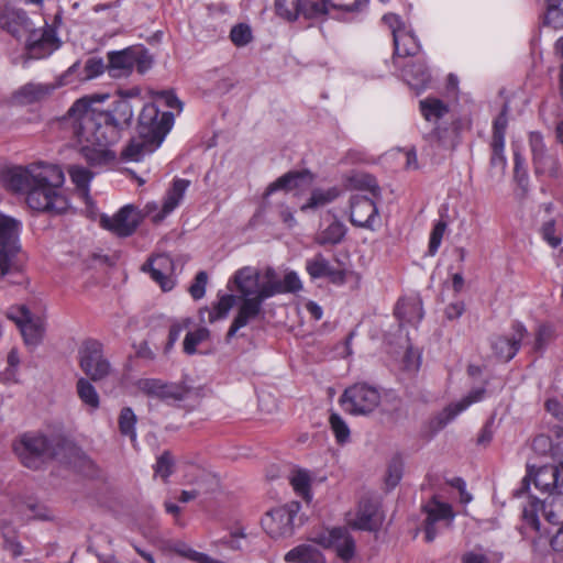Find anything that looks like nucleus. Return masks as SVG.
<instances>
[{
    "mask_svg": "<svg viewBox=\"0 0 563 563\" xmlns=\"http://www.w3.org/2000/svg\"><path fill=\"white\" fill-rule=\"evenodd\" d=\"M422 509L426 514L424 539L427 542H432L439 533L437 525L445 522L450 526L454 519V512L450 504L442 503L437 497L430 499Z\"/></svg>",
    "mask_w": 563,
    "mask_h": 563,
    "instance_id": "nucleus-18",
    "label": "nucleus"
},
{
    "mask_svg": "<svg viewBox=\"0 0 563 563\" xmlns=\"http://www.w3.org/2000/svg\"><path fill=\"white\" fill-rule=\"evenodd\" d=\"M404 364L408 371H418L420 366V354L411 346L408 347L404 357Z\"/></svg>",
    "mask_w": 563,
    "mask_h": 563,
    "instance_id": "nucleus-62",
    "label": "nucleus"
},
{
    "mask_svg": "<svg viewBox=\"0 0 563 563\" xmlns=\"http://www.w3.org/2000/svg\"><path fill=\"white\" fill-rule=\"evenodd\" d=\"M158 100H161L166 107L179 110L181 109V102L172 91H161L157 93Z\"/></svg>",
    "mask_w": 563,
    "mask_h": 563,
    "instance_id": "nucleus-63",
    "label": "nucleus"
},
{
    "mask_svg": "<svg viewBox=\"0 0 563 563\" xmlns=\"http://www.w3.org/2000/svg\"><path fill=\"white\" fill-rule=\"evenodd\" d=\"M161 144L150 137H143L139 133L132 137L128 145L123 148L121 156L126 162H140L146 155L156 151Z\"/></svg>",
    "mask_w": 563,
    "mask_h": 563,
    "instance_id": "nucleus-29",
    "label": "nucleus"
},
{
    "mask_svg": "<svg viewBox=\"0 0 563 563\" xmlns=\"http://www.w3.org/2000/svg\"><path fill=\"white\" fill-rule=\"evenodd\" d=\"M13 451L21 463L32 470H38L47 460L57 456L58 441L41 432H25L13 442Z\"/></svg>",
    "mask_w": 563,
    "mask_h": 563,
    "instance_id": "nucleus-5",
    "label": "nucleus"
},
{
    "mask_svg": "<svg viewBox=\"0 0 563 563\" xmlns=\"http://www.w3.org/2000/svg\"><path fill=\"white\" fill-rule=\"evenodd\" d=\"M80 69V62H75L58 79L56 84L29 82L20 87L12 95V102L20 106L41 102L48 98L56 88L70 84V77Z\"/></svg>",
    "mask_w": 563,
    "mask_h": 563,
    "instance_id": "nucleus-11",
    "label": "nucleus"
},
{
    "mask_svg": "<svg viewBox=\"0 0 563 563\" xmlns=\"http://www.w3.org/2000/svg\"><path fill=\"white\" fill-rule=\"evenodd\" d=\"M235 303V296L232 294H225L219 297L218 301L212 306L211 310L208 311L209 322H216L217 320L225 319Z\"/></svg>",
    "mask_w": 563,
    "mask_h": 563,
    "instance_id": "nucleus-42",
    "label": "nucleus"
},
{
    "mask_svg": "<svg viewBox=\"0 0 563 563\" xmlns=\"http://www.w3.org/2000/svg\"><path fill=\"white\" fill-rule=\"evenodd\" d=\"M9 318L20 329L26 345H37L44 334V323L40 318L34 319L25 306L11 308Z\"/></svg>",
    "mask_w": 563,
    "mask_h": 563,
    "instance_id": "nucleus-20",
    "label": "nucleus"
},
{
    "mask_svg": "<svg viewBox=\"0 0 563 563\" xmlns=\"http://www.w3.org/2000/svg\"><path fill=\"white\" fill-rule=\"evenodd\" d=\"M208 275L205 271L197 273L194 283L189 287V294L195 300L201 299L206 294Z\"/></svg>",
    "mask_w": 563,
    "mask_h": 563,
    "instance_id": "nucleus-58",
    "label": "nucleus"
},
{
    "mask_svg": "<svg viewBox=\"0 0 563 563\" xmlns=\"http://www.w3.org/2000/svg\"><path fill=\"white\" fill-rule=\"evenodd\" d=\"M318 4L324 7L322 18L331 12L338 15H345L347 13L358 12L365 8L368 0H317Z\"/></svg>",
    "mask_w": 563,
    "mask_h": 563,
    "instance_id": "nucleus-33",
    "label": "nucleus"
},
{
    "mask_svg": "<svg viewBox=\"0 0 563 563\" xmlns=\"http://www.w3.org/2000/svg\"><path fill=\"white\" fill-rule=\"evenodd\" d=\"M448 224L443 220H439L434 223L430 238H429V245H428V252L427 254L429 256H434L441 245L442 239L444 236V233L446 231Z\"/></svg>",
    "mask_w": 563,
    "mask_h": 563,
    "instance_id": "nucleus-49",
    "label": "nucleus"
},
{
    "mask_svg": "<svg viewBox=\"0 0 563 563\" xmlns=\"http://www.w3.org/2000/svg\"><path fill=\"white\" fill-rule=\"evenodd\" d=\"M141 218L132 205H125L113 216L101 214L100 227L119 238L131 236L140 225Z\"/></svg>",
    "mask_w": 563,
    "mask_h": 563,
    "instance_id": "nucleus-16",
    "label": "nucleus"
},
{
    "mask_svg": "<svg viewBox=\"0 0 563 563\" xmlns=\"http://www.w3.org/2000/svg\"><path fill=\"white\" fill-rule=\"evenodd\" d=\"M190 181L184 178H175L170 188L166 191L163 200V206L158 209L155 202L147 203L146 210L152 214V221L154 223L162 222L168 214H170L183 201L186 190L188 189Z\"/></svg>",
    "mask_w": 563,
    "mask_h": 563,
    "instance_id": "nucleus-19",
    "label": "nucleus"
},
{
    "mask_svg": "<svg viewBox=\"0 0 563 563\" xmlns=\"http://www.w3.org/2000/svg\"><path fill=\"white\" fill-rule=\"evenodd\" d=\"M310 541L323 549H334L344 562L351 561L355 555V540L345 527L322 529L313 533Z\"/></svg>",
    "mask_w": 563,
    "mask_h": 563,
    "instance_id": "nucleus-13",
    "label": "nucleus"
},
{
    "mask_svg": "<svg viewBox=\"0 0 563 563\" xmlns=\"http://www.w3.org/2000/svg\"><path fill=\"white\" fill-rule=\"evenodd\" d=\"M404 462L400 456H394L387 467L386 485L388 488H395L402 478Z\"/></svg>",
    "mask_w": 563,
    "mask_h": 563,
    "instance_id": "nucleus-48",
    "label": "nucleus"
},
{
    "mask_svg": "<svg viewBox=\"0 0 563 563\" xmlns=\"http://www.w3.org/2000/svg\"><path fill=\"white\" fill-rule=\"evenodd\" d=\"M174 124V114L169 111H161L154 102L146 103L137 121V133L143 137H150L162 144Z\"/></svg>",
    "mask_w": 563,
    "mask_h": 563,
    "instance_id": "nucleus-7",
    "label": "nucleus"
},
{
    "mask_svg": "<svg viewBox=\"0 0 563 563\" xmlns=\"http://www.w3.org/2000/svg\"><path fill=\"white\" fill-rule=\"evenodd\" d=\"M230 38L238 47L247 45L252 40V30L249 24L239 23L231 29Z\"/></svg>",
    "mask_w": 563,
    "mask_h": 563,
    "instance_id": "nucleus-51",
    "label": "nucleus"
},
{
    "mask_svg": "<svg viewBox=\"0 0 563 563\" xmlns=\"http://www.w3.org/2000/svg\"><path fill=\"white\" fill-rule=\"evenodd\" d=\"M290 484L298 496L302 497L307 501L312 499L311 476L308 471L297 470L292 472L290 476Z\"/></svg>",
    "mask_w": 563,
    "mask_h": 563,
    "instance_id": "nucleus-39",
    "label": "nucleus"
},
{
    "mask_svg": "<svg viewBox=\"0 0 563 563\" xmlns=\"http://www.w3.org/2000/svg\"><path fill=\"white\" fill-rule=\"evenodd\" d=\"M261 276L260 269L244 266L238 269L229 280V284L235 285L241 301L227 332V342H230L240 329L263 313L265 300L279 294H296L302 289L300 277L295 271L287 272L284 278L279 279L276 269L267 266L263 274L264 282H261Z\"/></svg>",
    "mask_w": 563,
    "mask_h": 563,
    "instance_id": "nucleus-2",
    "label": "nucleus"
},
{
    "mask_svg": "<svg viewBox=\"0 0 563 563\" xmlns=\"http://www.w3.org/2000/svg\"><path fill=\"white\" fill-rule=\"evenodd\" d=\"M346 232L347 228L345 224L335 219L317 234L316 242L319 245H336L343 241Z\"/></svg>",
    "mask_w": 563,
    "mask_h": 563,
    "instance_id": "nucleus-35",
    "label": "nucleus"
},
{
    "mask_svg": "<svg viewBox=\"0 0 563 563\" xmlns=\"http://www.w3.org/2000/svg\"><path fill=\"white\" fill-rule=\"evenodd\" d=\"M20 221L0 213V251L7 253L11 257L14 256L20 250Z\"/></svg>",
    "mask_w": 563,
    "mask_h": 563,
    "instance_id": "nucleus-26",
    "label": "nucleus"
},
{
    "mask_svg": "<svg viewBox=\"0 0 563 563\" xmlns=\"http://www.w3.org/2000/svg\"><path fill=\"white\" fill-rule=\"evenodd\" d=\"M382 20L390 29L393 37H395V33H402L406 31L400 16L395 13L384 14Z\"/></svg>",
    "mask_w": 563,
    "mask_h": 563,
    "instance_id": "nucleus-61",
    "label": "nucleus"
},
{
    "mask_svg": "<svg viewBox=\"0 0 563 563\" xmlns=\"http://www.w3.org/2000/svg\"><path fill=\"white\" fill-rule=\"evenodd\" d=\"M340 195L341 190L335 186L327 189L317 188L311 192L308 202L302 206V210L328 205L335 200Z\"/></svg>",
    "mask_w": 563,
    "mask_h": 563,
    "instance_id": "nucleus-40",
    "label": "nucleus"
},
{
    "mask_svg": "<svg viewBox=\"0 0 563 563\" xmlns=\"http://www.w3.org/2000/svg\"><path fill=\"white\" fill-rule=\"evenodd\" d=\"M209 330L207 328H199L195 331H190L184 339V352L188 355H192L197 351V346L209 338Z\"/></svg>",
    "mask_w": 563,
    "mask_h": 563,
    "instance_id": "nucleus-46",
    "label": "nucleus"
},
{
    "mask_svg": "<svg viewBox=\"0 0 563 563\" xmlns=\"http://www.w3.org/2000/svg\"><path fill=\"white\" fill-rule=\"evenodd\" d=\"M490 166L500 169L501 173L506 170L507 158L505 155V142H490Z\"/></svg>",
    "mask_w": 563,
    "mask_h": 563,
    "instance_id": "nucleus-52",
    "label": "nucleus"
},
{
    "mask_svg": "<svg viewBox=\"0 0 563 563\" xmlns=\"http://www.w3.org/2000/svg\"><path fill=\"white\" fill-rule=\"evenodd\" d=\"M306 271L311 279L328 278L330 283L338 286L346 280L345 271L334 268L322 253H317L306 261Z\"/></svg>",
    "mask_w": 563,
    "mask_h": 563,
    "instance_id": "nucleus-24",
    "label": "nucleus"
},
{
    "mask_svg": "<svg viewBox=\"0 0 563 563\" xmlns=\"http://www.w3.org/2000/svg\"><path fill=\"white\" fill-rule=\"evenodd\" d=\"M67 114L87 163L91 166L113 164L117 154L111 147L132 123L134 112L131 102L120 99L113 103L112 109L99 111L91 107L88 99L81 98L74 102Z\"/></svg>",
    "mask_w": 563,
    "mask_h": 563,
    "instance_id": "nucleus-1",
    "label": "nucleus"
},
{
    "mask_svg": "<svg viewBox=\"0 0 563 563\" xmlns=\"http://www.w3.org/2000/svg\"><path fill=\"white\" fill-rule=\"evenodd\" d=\"M553 338V329L551 325L542 323L536 330L532 350L536 353H543Z\"/></svg>",
    "mask_w": 563,
    "mask_h": 563,
    "instance_id": "nucleus-47",
    "label": "nucleus"
},
{
    "mask_svg": "<svg viewBox=\"0 0 563 563\" xmlns=\"http://www.w3.org/2000/svg\"><path fill=\"white\" fill-rule=\"evenodd\" d=\"M119 430L122 435L129 437L131 441L136 442V422L137 418L131 407H124L119 415Z\"/></svg>",
    "mask_w": 563,
    "mask_h": 563,
    "instance_id": "nucleus-41",
    "label": "nucleus"
},
{
    "mask_svg": "<svg viewBox=\"0 0 563 563\" xmlns=\"http://www.w3.org/2000/svg\"><path fill=\"white\" fill-rule=\"evenodd\" d=\"M394 313L401 324L417 325L423 318L422 302L418 297L399 299Z\"/></svg>",
    "mask_w": 563,
    "mask_h": 563,
    "instance_id": "nucleus-28",
    "label": "nucleus"
},
{
    "mask_svg": "<svg viewBox=\"0 0 563 563\" xmlns=\"http://www.w3.org/2000/svg\"><path fill=\"white\" fill-rule=\"evenodd\" d=\"M2 181L10 190L26 194V203L35 211L62 214L70 207L62 190L65 175L58 165L37 162L14 166L2 173Z\"/></svg>",
    "mask_w": 563,
    "mask_h": 563,
    "instance_id": "nucleus-3",
    "label": "nucleus"
},
{
    "mask_svg": "<svg viewBox=\"0 0 563 563\" xmlns=\"http://www.w3.org/2000/svg\"><path fill=\"white\" fill-rule=\"evenodd\" d=\"M542 510L544 519L552 525L562 523L561 528L552 537L550 545L553 551L563 553V494H552L542 503L530 496L522 506L521 518L526 527L534 532H540L539 511Z\"/></svg>",
    "mask_w": 563,
    "mask_h": 563,
    "instance_id": "nucleus-4",
    "label": "nucleus"
},
{
    "mask_svg": "<svg viewBox=\"0 0 563 563\" xmlns=\"http://www.w3.org/2000/svg\"><path fill=\"white\" fill-rule=\"evenodd\" d=\"M107 69V66L103 63V59L101 57H90L86 60L85 67H84V75L79 76L80 80H89L93 79Z\"/></svg>",
    "mask_w": 563,
    "mask_h": 563,
    "instance_id": "nucleus-54",
    "label": "nucleus"
},
{
    "mask_svg": "<svg viewBox=\"0 0 563 563\" xmlns=\"http://www.w3.org/2000/svg\"><path fill=\"white\" fill-rule=\"evenodd\" d=\"M508 107L505 106L501 112L495 118L493 122V134L490 142H505L506 130L508 126Z\"/></svg>",
    "mask_w": 563,
    "mask_h": 563,
    "instance_id": "nucleus-53",
    "label": "nucleus"
},
{
    "mask_svg": "<svg viewBox=\"0 0 563 563\" xmlns=\"http://www.w3.org/2000/svg\"><path fill=\"white\" fill-rule=\"evenodd\" d=\"M548 3L544 24L555 30L563 29V0H545Z\"/></svg>",
    "mask_w": 563,
    "mask_h": 563,
    "instance_id": "nucleus-43",
    "label": "nucleus"
},
{
    "mask_svg": "<svg viewBox=\"0 0 563 563\" xmlns=\"http://www.w3.org/2000/svg\"><path fill=\"white\" fill-rule=\"evenodd\" d=\"M175 264L167 254H158L150 257L143 265L142 271L148 273L151 278L159 285L163 291H170L175 287L173 278Z\"/></svg>",
    "mask_w": 563,
    "mask_h": 563,
    "instance_id": "nucleus-21",
    "label": "nucleus"
},
{
    "mask_svg": "<svg viewBox=\"0 0 563 563\" xmlns=\"http://www.w3.org/2000/svg\"><path fill=\"white\" fill-rule=\"evenodd\" d=\"M286 563H327L323 553L312 544L302 543L284 555Z\"/></svg>",
    "mask_w": 563,
    "mask_h": 563,
    "instance_id": "nucleus-32",
    "label": "nucleus"
},
{
    "mask_svg": "<svg viewBox=\"0 0 563 563\" xmlns=\"http://www.w3.org/2000/svg\"><path fill=\"white\" fill-rule=\"evenodd\" d=\"M511 329L514 332L511 336L499 335L492 342L494 354L505 362H509L517 355L521 347L522 340L528 333L526 325L520 321H515Z\"/></svg>",
    "mask_w": 563,
    "mask_h": 563,
    "instance_id": "nucleus-22",
    "label": "nucleus"
},
{
    "mask_svg": "<svg viewBox=\"0 0 563 563\" xmlns=\"http://www.w3.org/2000/svg\"><path fill=\"white\" fill-rule=\"evenodd\" d=\"M406 82L416 90H423L431 80L429 68L422 60L406 65L401 70Z\"/></svg>",
    "mask_w": 563,
    "mask_h": 563,
    "instance_id": "nucleus-30",
    "label": "nucleus"
},
{
    "mask_svg": "<svg viewBox=\"0 0 563 563\" xmlns=\"http://www.w3.org/2000/svg\"><path fill=\"white\" fill-rule=\"evenodd\" d=\"M174 460L169 451H164L156 461L154 466L155 474L161 476L165 482L173 473Z\"/></svg>",
    "mask_w": 563,
    "mask_h": 563,
    "instance_id": "nucleus-55",
    "label": "nucleus"
},
{
    "mask_svg": "<svg viewBox=\"0 0 563 563\" xmlns=\"http://www.w3.org/2000/svg\"><path fill=\"white\" fill-rule=\"evenodd\" d=\"M139 389L148 397H155L167 404L185 400L190 388L184 383L164 382L158 378H143L137 382Z\"/></svg>",
    "mask_w": 563,
    "mask_h": 563,
    "instance_id": "nucleus-14",
    "label": "nucleus"
},
{
    "mask_svg": "<svg viewBox=\"0 0 563 563\" xmlns=\"http://www.w3.org/2000/svg\"><path fill=\"white\" fill-rule=\"evenodd\" d=\"M529 147L532 156L533 170L537 177L558 180L562 177V166L556 153L551 152L540 132H530Z\"/></svg>",
    "mask_w": 563,
    "mask_h": 563,
    "instance_id": "nucleus-8",
    "label": "nucleus"
},
{
    "mask_svg": "<svg viewBox=\"0 0 563 563\" xmlns=\"http://www.w3.org/2000/svg\"><path fill=\"white\" fill-rule=\"evenodd\" d=\"M376 198L354 195L350 201V221L354 227L374 230L379 222Z\"/></svg>",
    "mask_w": 563,
    "mask_h": 563,
    "instance_id": "nucleus-17",
    "label": "nucleus"
},
{
    "mask_svg": "<svg viewBox=\"0 0 563 563\" xmlns=\"http://www.w3.org/2000/svg\"><path fill=\"white\" fill-rule=\"evenodd\" d=\"M355 187L360 190L368 191L372 197L371 198H379L380 197V188L372 175L363 174L355 178L354 180Z\"/></svg>",
    "mask_w": 563,
    "mask_h": 563,
    "instance_id": "nucleus-57",
    "label": "nucleus"
},
{
    "mask_svg": "<svg viewBox=\"0 0 563 563\" xmlns=\"http://www.w3.org/2000/svg\"><path fill=\"white\" fill-rule=\"evenodd\" d=\"M300 507L298 501H291L267 511L261 521L263 529L273 539L291 537Z\"/></svg>",
    "mask_w": 563,
    "mask_h": 563,
    "instance_id": "nucleus-9",
    "label": "nucleus"
},
{
    "mask_svg": "<svg viewBox=\"0 0 563 563\" xmlns=\"http://www.w3.org/2000/svg\"><path fill=\"white\" fill-rule=\"evenodd\" d=\"M341 401L346 411L367 415L379 405L380 394L377 388L366 383H356L344 390Z\"/></svg>",
    "mask_w": 563,
    "mask_h": 563,
    "instance_id": "nucleus-12",
    "label": "nucleus"
},
{
    "mask_svg": "<svg viewBox=\"0 0 563 563\" xmlns=\"http://www.w3.org/2000/svg\"><path fill=\"white\" fill-rule=\"evenodd\" d=\"M133 69L136 68L140 74H145L148 69L152 68V56L143 46H133Z\"/></svg>",
    "mask_w": 563,
    "mask_h": 563,
    "instance_id": "nucleus-50",
    "label": "nucleus"
},
{
    "mask_svg": "<svg viewBox=\"0 0 563 563\" xmlns=\"http://www.w3.org/2000/svg\"><path fill=\"white\" fill-rule=\"evenodd\" d=\"M276 14L288 22H295L299 18L306 20H320L324 7L313 0H274Z\"/></svg>",
    "mask_w": 563,
    "mask_h": 563,
    "instance_id": "nucleus-15",
    "label": "nucleus"
},
{
    "mask_svg": "<svg viewBox=\"0 0 563 563\" xmlns=\"http://www.w3.org/2000/svg\"><path fill=\"white\" fill-rule=\"evenodd\" d=\"M422 117L427 121H438L449 112V106L438 98H426L419 102Z\"/></svg>",
    "mask_w": 563,
    "mask_h": 563,
    "instance_id": "nucleus-38",
    "label": "nucleus"
},
{
    "mask_svg": "<svg viewBox=\"0 0 563 563\" xmlns=\"http://www.w3.org/2000/svg\"><path fill=\"white\" fill-rule=\"evenodd\" d=\"M71 181L76 185L79 195L82 197L86 203H89L91 198L89 196V184L92 179V174L89 169L73 165L68 169Z\"/></svg>",
    "mask_w": 563,
    "mask_h": 563,
    "instance_id": "nucleus-36",
    "label": "nucleus"
},
{
    "mask_svg": "<svg viewBox=\"0 0 563 563\" xmlns=\"http://www.w3.org/2000/svg\"><path fill=\"white\" fill-rule=\"evenodd\" d=\"M462 563H489V559L483 553L470 551L463 554Z\"/></svg>",
    "mask_w": 563,
    "mask_h": 563,
    "instance_id": "nucleus-64",
    "label": "nucleus"
},
{
    "mask_svg": "<svg viewBox=\"0 0 563 563\" xmlns=\"http://www.w3.org/2000/svg\"><path fill=\"white\" fill-rule=\"evenodd\" d=\"M486 389L484 387L471 390L467 396L456 402L446 406L434 419L435 428L442 429L453 421L460 413L465 411L472 404L482 401L485 398Z\"/></svg>",
    "mask_w": 563,
    "mask_h": 563,
    "instance_id": "nucleus-25",
    "label": "nucleus"
},
{
    "mask_svg": "<svg viewBox=\"0 0 563 563\" xmlns=\"http://www.w3.org/2000/svg\"><path fill=\"white\" fill-rule=\"evenodd\" d=\"M531 481L541 492L553 494L563 488V462L558 465H542L536 470L534 465L527 464V474L521 479L520 486L512 492L515 498H520L530 489Z\"/></svg>",
    "mask_w": 563,
    "mask_h": 563,
    "instance_id": "nucleus-6",
    "label": "nucleus"
},
{
    "mask_svg": "<svg viewBox=\"0 0 563 563\" xmlns=\"http://www.w3.org/2000/svg\"><path fill=\"white\" fill-rule=\"evenodd\" d=\"M493 426H494V418H490L482 427V429L479 430V433L477 435V440H476V443L478 445L487 446L492 442V440L494 438Z\"/></svg>",
    "mask_w": 563,
    "mask_h": 563,
    "instance_id": "nucleus-60",
    "label": "nucleus"
},
{
    "mask_svg": "<svg viewBox=\"0 0 563 563\" xmlns=\"http://www.w3.org/2000/svg\"><path fill=\"white\" fill-rule=\"evenodd\" d=\"M331 430L335 437V441L338 444H345L350 441V428L343 418L335 412H332L329 418Z\"/></svg>",
    "mask_w": 563,
    "mask_h": 563,
    "instance_id": "nucleus-45",
    "label": "nucleus"
},
{
    "mask_svg": "<svg viewBox=\"0 0 563 563\" xmlns=\"http://www.w3.org/2000/svg\"><path fill=\"white\" fill-rule=\"evenodd\" d=\"M384 515L379 505L369 499L364 498L360 501L355 518L351 521V527L362 531H378L383 525Z\"/></svg>",
    "mask_w": 563,
    "mask_h": 563,
    "instance_id": "nucleus-23",
    "label": "nucleus"
},
{
    "mask_svg": "<svg viewBox=\"0 0 563 563\" xmlns=\"http://www.w3.org/2000/svg\"><path fill=\"white\" fill-rule=\"evenodd\" d=\"M514 178L526 192L529 187V174L526 167V158L519 151L514 152Z\"/></svg>",
    "mask_w": 563,
    "mask_h": 563,
    "instance_id": "nucleus-44",
    "label": "nucleus"
},
{
    "mask_svg": "<svg viewBox=\"0 0 563 563\" xmlns=\"http://www.w3.org/2000/svg\"><path fill=\"white\" fill-rule=\"evenodd\" d=\"M393 40L397 57L416 56L421 51L419 40L411 31L395 33Z\"/></svg>",
    "mask_w": 563,
    "mask_h": 563,
    "instance_id": "nucleus-34",
    "label": "nucleus"
},
{
    "mask_svg": "<svg viewBox=\"0 0 563 563\" xmlns=\"http://www.w3.org/2000/svg\"><path fill=\"white\" fill-rule=\"evenodd\" d=\"M79 366L90 380L99 382L111 373V364L103 354V345L93 339L82 342L78 351Z\"/></svg>",
    "mask_w": 563,
    "mask_h": 563,
    "instance_id": "nucleus-10",
    "label": "nucleus"
},
{
    "mask_svg": "<svg viewBox=\"0 0 563 563\" xmlns=\"http://www.w3.org/2000/svg\"><path fill=\"white\" fill-rule=\"evenodd\" d=\"M133 46L121 51H111L107 54V70L112 78L128 77L133 71Z\"/></svg>",
    "mask_w": 563,
    "mask_h": 563,
    "instance_id": "nucleus-27",
    "label": "nucleus"
},
{
    "mask_svg": "<svg viewBox=\"0 0 563 563\" xmlns=\"http://www.w3.org/2000/svg\"><path fill=\"white\" fill-rule=\"evenodd\" d=\"M531 448L539 455H548L552 452V439L547 434H538L533 438Z\"/></svg>",
    "mask_w": 563,
    "mask_h": 563,
    "instance_id": "nucleus-59",
    "label": "nucleus"
},
{
    "mask_svg": "<svg viewBox=\"0 0 563 563\" xmlns=\"http://www.w3.org/2000/svg\"><path fill=\"white\" fill-rule=\"evenodd\" d=\"M542 240L552 249H558L562 243V238L556 234L555 221L553 219L545 221L540 229Z\"/></svg>",
    "mask_w": 563,
    "mask_h": 563,
    "instance_id": "nucleus-56",
    "label": "nucleus"
},
{
    "mask_svg": "<svg viewBox=\"0 0 563 563\" xmlns=\"http://www.w3.org/2000/svg\"><path fill=\"white\" fill-rule=\"evenodd\" d=\"M311 180L312 175L309 170L288 172L268 185L265 191V196H271L275 191L282 189L290 190L299 188L303 181L310 183Z\"/></svg>",
    "mask_w": 563,
    "mask_h": 563,
    "instance_id": "nucleus-31",
    "label": "nucleus"
},
{
    "mask_svg": "<svg viewBox=\"0 0 563 563\" xmlns=\"http://www.w3.org/2000/svg\"><path fill=\"white\" fill-rule=\"evenodd\" d=\"M76 390L81 402L91 411H96L100 407L99 394L89 379L80 377L77 380Z\"/></svg>",
    "mask_w": 563,
    "mask_h": 563,
    "instance_id": "nucleus-37",
    "label": "nucleus"
}]
</instances>
